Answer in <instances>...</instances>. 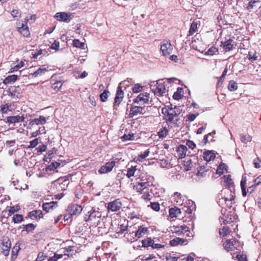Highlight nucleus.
Instances as JSON below:
<instances>
[{"mask_svg":"<svg viewBox=\"0 0 261 261\" xmlns=\"http://www.w3.org/2000/svg\"><path fill=\"white\" fill-rule=\"evenodd\" d=\"M162 113L164 114V119L166 122L171 126H178V123L180 121V114L181 113V110L179 107L175 106L172 107V105L167 106L162 109Z\"/></svg>","mask_w":261,"mask_h":261,"instance_id":"1","label":"nucleus"},{"mask_svg":"<svg viewBox=\"0 0 261 261\" xmlns=\"http://www.w3.org/2000/svg\"><path fill=\"white\" fill-rule=\"evenodd\" d=\"M234 198L235 195L232 192L222 191L221 193L217 196V201L219 205L223 208L225 206L230 207L232 201L234 200Z\"/></svg>","mask_w":261,"mask_h":261,"instance_id":"2","label":"nucleus"},{"mask_svg":"<svg viewBox=\"0 0 261 261\" xmlns=\"http://www.w3.org/2000/svg\"><path fill=\"white\" fill-rule=\"evenodd\" d=\"M137 171L136 167L132 166V185H133L134 190H136L137 192H142L147 188L148 182H143V180L140 178H137L135 176V173Z\"/></svg>","mask_w":261,"mask_h":261,"instance_id":"3","label":"nucleus"},{"mask_svg":"<svg viewBox=\"0 0 261 261\" xmlns=\"http://www.w3.org/2000/svg\"><path fill=\"white\" fill-rule=\"evenodd\" d=\"M223 246L227 252L240 250L242 247L241 242L236 238L227 239L223 244Z\"/></svg>","mask_w":261,"mask_h":261,"instance_id":"4","label":"nucleus"},{"mask_svg":"<svg viewBox=\"0 0 261 261\" xmlns=\"http://www.w3.org/2000/svg\"><path fill=\"white\" fill-rule=\"evenodd\" d=\"M171 230L173 233L178 236H182L185 238H190L193 237V233L190 231V228L185 225H174L171 227Z\"/></svg>","mask_w":261,"mask_h":261,"instance_id":"5","label":"nucleus"},{"mask_svg":"<svg viewBox=\"0 0 261 261\" xmlns=\"http://www.w3.org/2000/svg\"><path fill=\"white\" fill-rule=\"evenodd\" d=\"M101 214L98 210L92 208L88 212V217L85 218L86 221L90 222L93 225H98L101 220Z\"/></svg>","mask_w":261,"mask_h":261,"instance_id":"6","label":"nucleus"},{"mask_svg":"<svg viewBox=\"0 0 261 261\" xmlns=\"http://www.w3.org/2000/svg\"><path fill=\"white\" fill-rule=\"evenodd\" d=\"M151 87V90L154 95L158 96H163L166 93V88L165 85L162 83L156 82Z\"/></svg>","mask_w":261,"mask_h":261,"instance_id":"7","label":"nucleus"},{"mask_svg":"<svg viewBox=\"0 0 261 261\" xmlns=\"http://www.w3.org/2000/svg\"><path fill=\"white\" fill-rule=\"evenodd\" d=\"M160 50L164 56H169L173 50V47L170 40H164L161 43Z\"/></svg>","mask_w":261,"mask_h":261,"instance_id":"8","label":"nucleus"},{"mask_svg":"<svg viewBox=\"0 0 261 261\" xmlns=\"http://www.w3.org/2000/svg\"><path fill=\"white\" fill-rule=\"evenodd\" d=\"M150 94L147 92L140 93L133 99V103L141 106H145L148 103Z\"/></svg>","mask_w":261,"mask_h":261,"instance_id":"9","label":"nucleus"},{"mask_svg":"<svg viewBox=\"0 0 261 261\" xmlns=\"http://www.w3.org/2000/svg\"><path fill=\"white\" fill-rule=\"evenodd\" d=\"M2 252L5 256H8L9 254L10 249L11 246V241L7 237H4L2 239Z\"/></svg>","mask_w":261,"mask_h":261,"instance_id":"10","label":"nucleus"},{"mask_svg":"<svg viewBox=\"0 0 261 261\" xmlns=\"http://www.w3.org/2000/svg\"><path fill=\"white\" fill-rule=\"evenodd\" d=\"M224 185L228 189L226 192H231L234 195V185L230 175H224L223 176Z\"/></svg>","mask_w":261,"mask_h":261,"instance_id":"11","label":"nucleus"},{"mask_svg":"<svg viewBox=\"0 0 261 261\" xmlns=\"http://www.w3.org/2000/svg\"><path fill=\"white\" fill-rule=\"evenodd\" d=\"M145 106H141L137 104H132V117L138 114H143L145 113Z\"/></svg>","mask_w":261,"mask_h":261,"instance_id":"12","label":"nucleus"},{"mask_svg":"<svg viewBox=\"0 0 261 261\" xmlns=\"http://www.w3.org/2000/svg\"><path fill=\"white\" fill-rule=\"evenodd\" d=\"M16 27L17 31L24 37H30L31 34L27 24H24L23 23L18 22L16 23Z\"/></svg>","mask_w":261,"mask_h":261,"instance_id":"13","label":"nucleus"},{"mask_svg":"<svg viewBox=\"0 0 261 261\" xmlns=\"http://www.w3.org/2000/svg\"><path fill=\"white\" fill-rule=\"evenodd\" d=\"M83 208L81 205L79 204H71L68 207L67 213L70 216L78 215L82 211Z\"/></svg>","mask_w":261,"mask_h":261,"instance_id":"14","label":"nucleus"},{"mask_svg":"<svg viewBox=\"0 0 261 261\" xmlns=\"http://www.w3.org/2000/svg\"><path fill=\"white\" fill-rule=\"evenodd\" d=\"M176 157L180 159L184 158L186 155H189V153H187V147L185 145L180 144L178 145L176 149Z\"/></svg>","mask_w":261,"mask_h":261,"instance_id":"15","label":"nucleus"},{"mask_svg":"<svg viewBox=\"0 0 261 261\" xmlns=\"http://www.w3.org/2000/svg\"><path fill=\"white\" fill-rule=\"evenodd\" d=\"M221 43V46L226 52L233 50L236 46L235 42L230 38L224 42H222Z\"/></svg>","mask_w":261,"mask_h":261,"instance_id":"16","label":"nucleus"},{"mask_svg":"<svg viewBox=\"0 0 261 261\" xmlns=\"http://www.w3.org/2000/svg\"><path fill=\"white\" fill-rule=\"evenodd\" d=\"M122 204L119 199H116L113 201L108 203L107 208L109 212H116L120 210Z\"/></svg>","mask_w":261,"mask_h":261,"instance_id":"17","label":"nucleus"},{"mask_svg":"<svg viewBox=\"0 0 261 261\" xmlns=\"http://www.w3.org/2000/svg\"><path fill=\"white\" fill-rule=\"evenodd\" d=\"M124 84V83H120L117 88V90L114 102V105L115 106L119 105L122 100V99L124 96V93L123 91L122 90V84Z\"/></svg>","mask_w":261,"mask_h":261,"instance_id":"18","label":"nucleus"},{"mask_svg":"<svg viewBox=\"0 0 261 261\" xmlns=\"http://www.w3.org/2000/svg\"><path fill=\"white\" fill-rule=\"evenodd\" d=\"M71 13L66 12H58L55 17L60 21L69 22L70 20Z\"/></svg>","mask_w":261,"mask_h":261,"instance_id":"19","label":"nucleus"},{"mask_svg":"<svg viewBox=\"0 0 261 261\" xmlns=\"http://www.w3.org/2000/svg\"><path fill=\"white\" fill-rule=\"evenodd\" d=\"M24 120L23 115H16V116H10L6 117V122L8 123H16L20 122H23Z\"/></svg>","mask_w":261,"mask_h":261,"instance_id":"20","label":"nucleus"},{"mask_svg":"<svg viewBox=\"0 0 261 261\" xmlns=\"http://www.w3.org/2000/svg\"><path fill=\"white\" fill-rule=\"evenodd\" d=\"M69 255L68 254H58L55 253L54 255L50 257L48 261H65L68 259Z\"/></svg>","mask_w":261,"mask_h":261,"instance_id":"21","label":"nucleus"},{"mask_svg":"<svg viewBox=\"0 0 261 261\" xmlns=\"http://www.w3.org/2000/svg\"><path fill=\"white\" fill-rule=\"evenodd\" d=\"M115 165L114 161L107 163L105 165L102 166L99 170L98 172L101 173H106L112 170L113 168Z\"/></svg>","mask_w":261,"mask_h":261,"instance_id":"22","label":"nucleus"},{"mask_svg":"<svg viewBox=\"0 0 261 261\" xmlns=\"http://www.w3.org/2000/svg\"><path fill=\"white\" fill-rule=\"evenodd\" d=\"M50 83L51 88L56 91H58L60 90L64 82L61 80H56L54 79V76H53L51 78Z\"/></svg>","mask_w":261,"mask_h":261,"instance_id":"23","label":"nucleus"},{"mask_svg":"<svg viewBox=\"0 0 261 261\" xmlns=\"http://www.w3.org/2000/svg\"><path fill=\"white\" fill-rule=\"evenodd\" d=\"M47 118L43 116H40L39 118H35L30 121V124L33 125H43L47 121Z\"/></svg>","mask_w":261,"mask_h":261,"instance_id":"24","label":"nucleus"},{"mask_svg":"<svg viewBox=\"0 0 261 261\" xmlns=\"http://www.w3.org/2000/svg\"><path fill=\"white\" fill-rule=\"evenodd\" d=\"M216 155L213 151L208 150L204 151L203 154V158L206 162H210L215 159Z\"/></svg>","mask_w":261,"mask_h":261,"instance_id":"25","label":"nucleus"},{"mask_svg":"<svg viewBox=\"0 0 261 261\" xmlns=\"http://www.w3.org/2000/svg\"><path fill=\"white\" fill-rule=\"evenodd\" d=\"M47 71L46 68L45 67H40L36 71L29 73V77H36L38 76L41 75L45 73V72Z\"/></svg>","mask_w":261,"mask_h":261,"instance_id":"26","label":"nucleus"},{"mask_svg":"<svg viewBox=\"0 0 261 261\" xmlns=\"http://www.w3.org/2000/svg\"><path fill=\"white\" fill-rule=\"evenodd\" d=\"M29 216L32 219H38L43 217V214L41 210H34L30 212Z\"/></svg>","mask_w":261,"mask_h":261,"instance_id":"27","label":"nucleus"},{"mask_svg":"<svg viewBox=\"0 0 261 261\" xmlns=\"http://www.w3.org/2000/svg\"><path fill=\"white\" fill-rule=\"evenodd\" d=\"M169 216L171 218H176L179 216L181 213L180 209L177 207L174 206V207L170 208L169 211Z\"/></svg>","mask_w":261,"mask_h":261,"instance_id":"28","label":"nucleus"},{"mask_svg":"<svg viewBox=\"0 0 261 261\" xmlns=\"http://www.w3.org/2000/svg\"><path fill=\"white\" fill-rule=\"evenodd\" d=\"M148 231V228L144 227L143 226H140L139 227L138 229L135 232V236L140 238L144 236Z\"/></svg>","mask_w":261,"mask_h":261,"instance_id":"29","label":"nucleus"},{"mask_svg":"<svg viewBox=\"0 0 261 261\" xmlns=\"http://www.w3.org/2000/svg\"><path fill=\"white\" fill-rule=\"evenodd\" d=\"M198 24H199V21L194 20L191 23L189 31V36L193 35L198 30Z\"/></svg>","mask_w":261,"mask_h":261,"instance_id":"30","label":"nucleus"},{"mask_svg":"<svg viewBox=\"0 0 261 261\" xmlns=\"http://www.w3.org/2000/svg\"><path fill=\"white\" fill-rule=\"evenodd\" d=\"M231 232V230L228 226H223L222 228H220L219 230L220 236L222 237H226Z\"/></svg>","mask_w":261,"mask_h":261,"instance_id":"31","label":"nucleus"},{"mask_svg":"<svg viewBox=\"0 0 261 261\" xmlns=\"http://www.w3.org/2000/svg\"><path fill=\"white\" fill-rule=\"evenodd\" d=\"M227 170V166L223 163H221L217 169L216 172L219 175L223 174Z\"/></svg>","mask_w":261,"mask_h":261,"instance_id":"32","label":"nucleus"},{"mask_svg":"<svg viewBox=\"0 0 261 261\" xmlns=\"http://www.w3.org/2000/svg\"><path fill=\"white\" fill-rule=\"evenodd\" d=\"M57 202L52 201L48 203H44L42 205L43 210L46 212H48L50 209H52L55 204H57Z\"/></svg>","mask_w":261,"mask_h":261,"instance_id":"33","label":"nucleus"},{"mask_svg":"<svg viewBox=\"0 0 261 261\" xmlns=\"http://www.w3.org/2000/svg\"><path fill=\"white\" fill-rule=\"evenodd\" d=\"M208 171V169L205 166H201L198 170L197 175L198 176L203 177L206 175V172Z\"/></svg>","mask_w":261,"mask_h":261,"instance_id":"34","label":"nucleus"},{"mask_svg":"<svg viewBox=\"0 0 261 261\" xmlns=\"http://www.w3.org/2000/svg\"><path fill=\"white\" fill-rule=\"evenodd\" d=\"M153 241L151 238L144 239L142 241V246L143 247H152Z\"/></svg>","mask_w":261,"mask_h":261,"instance_id":"35","label":"nucleus"},{"mask_svg":"<svg viewBox=\"0 0 261 261\" xmlns=\"http://www.w3.org/2000/svg\"><path fill=\"white\" fill-rule=\"evenodd\" d=\"M17 80V75L13 74L8 75L7 76L5 79L4 80L3 83L5 84H8L12 82H14Z\"/></svg>","mask_w":261,"mask_h":261,"instance_id":"36","label":"nucleus"},{"mask_svg":"<svg viewBox=\"0 0 261 261\" xmlns=\"http://www.w3.org/2000/svg\"><path fill=\"white\" fill-rule=\"evenodd\" d=\"M182 88H178L177 91L174 93L173 98L175 100H179L181 99L183 97V94H182Z\"/></svg>","mask_w":261,"mask_h":261,"instance_id":"37","label":"nucleus"},{"mask_svg":"<svg viewBox=\"0 0 261 261\" xmlns=\"http://www.w3.org/2000/svg\"><path fill=\"white\" fill-rule=\"evenodd\" d=\"M184 242V239L179 238H176L170 241V244L171 246H175L178 244H182Z\"/></svg>","mask_w":261,"mask_h":261,"instance_id":"38","label":"nucleus"},{"mask_svg":"<svg viewBox=\"0 0 261 261\" xmlns=\"http://www.w3.org/2000/svg\"><path fill=\"white\" fill-rule=\"evenodd\" d=\"M143 86L140 84H135L132 88V90L134 93H137L142 91Z\"/></svg>","mask_w":261,"mask_h":261,"instance_id":"39","label":"nucleus"},{"mask_svg":"<svg viewBox=\"0 0 261 261\" xmlns=\"http://www.w3.org/2000/svg\"><path fill=\"white\" fill-rule=\"evenodd\" d=\"M247 58L251 62L256 61L258 58V56L256 55V52H253L251 51H249L247 55Z\"/></svg>","mask_w":261,"mask_h":261,"instance_id":"40","label":"nucleus"},{"mask_svg":"<svg viewBox=\"0 0 261 261\" xmlns=\"http://www.w3.org/2000/svg\"><path fill=\"white\" fill-rule=\"evenodd\" d=\"M237 89L238 86L236 82L233 80L230 81L228 85V89L230 91H233L236 90Z\"/></svg>","mask_w":261,"mask_h":261,"instance_id":"41","label":"nucleus"},{"mask_svg":"<svg viewBox=\"0 0 261 261\" xmlns=\"http://www.w3.org/2000/svg\"><path fill=\"white\" fill-rule=\"evenodd\" d=\"M142 197L145 200H150L152 197L151 195L150 194L149 189L146 188L144 191H143V195Z\"/></svg>","mask_w":261,"mask_h":261,"instance_id":"42","label":"nucleus"},{"mask_svg":"<svg viewBox=\"0 0 261 261\" xmlns=\"http://www.w3.org/2000/svg\"><path fill=\"white\" fill-rule=\"evenodd\" d=\"M246 179H242L241 181V187L242 191V195L245 197L247 195V191L246 190Z\"/></svg>","mask_w":261,"mask_h":261,"instance_id":"43","label":"nucleus"},{"mask_svg":"<svg viewBox=\"0 0 261 261\" xmlns=\"http://www.w3.org/2000/svg\"><path fill=\"white\" fill-rule=\"evenodd\" d=\"M73 46L77 47V48L84 49L85 43L84 42H81L78 39H74L73 41Z\"/></svg>","mask_w":261,"mask_h":261,"instance_id":"44","label":"nucleus"},{"mask_svg":"<svg viewBox=\"0 0 261 261\" xmlns=\"http://www.w3.org/2000/svg\"><path fill=\"white\" fill-rule=\"evenodd\" d=\"M215 131H214L212 133H208V134L205 135L204 136V138L202 140V142L204 144H206V143H209L210 142H213L214 141V140L213 139V137H212V138L210 140H208V138L210 136H212L213 134H215Z\"/></svg>","mask_w":261,"mask_h":261,"instance_id":"45","label":"nucleus"},{"mask_svg":"<svg viewBox=\"0 0 261 261\" xmlns=\"http://www.w3.org/2000/svg\"><path fill=\"white\" fill-rule=\"evenodd\" d=\"M185 146H186L187 147H188L189 149H191L192 150L196 149V144L193 141L190 140H187L186 141Z\"/></svg>","mask_w":261,"mask_h":261,"instance_id":"46","label":"nucleus"},{"mask_svg":"<svg viewBox=\"0 0 261 261\" xmlns=\"http://www.w3.org/2000/svg\"><path fill=\"white\" fill-rule=\"evenodd\" d=\"M23 220V217L21 215L16 214L13 217V222L15 223H19Z\"/></svg>","mask_w":261,"mask_h":261,"instance_id":"47","label":"nucleus"},{"mask_svg":"<svg viewBox=\"0 0 261 261\" xmlns=\"http://www.w3.org/2000/svg\"><path fill=\"white\" fill-rule=\"evenodd\" d=\"M35 226L32 223H30L27 225H24L23 227V230H25L28 232H31L34 230Z\"/></svg>","mask_w":261,"mask_h":261,"instance_id":"48","label":"nucleus"},{"mask_svg":"<svg viewBox=\"0 0 261 261\" xmlns=\"http://www.w3.org/2000/svg\"><path fill=\"white\" fill-rule=\"evenodd\" d=\"M24 66V63L22 61L20 62L17 65L14 66H11V72L16 71L18 70L20 68Z\"/></svg>","mask_w":261,"mask_h":261,"instance_id":"49","label":"nucleus"},{"mask_svg":"<svg viewBox=\"0 0 261 261\" xmlns=\"http://www.w3.org/2000/svg\"><path fill=\"white\" fill-rule=\"evenodd\" d=\"M168 133V129L166 127H163L158 132V136L160 138H164L167 135Z\"/></svg>","mask_w":261,"mask_h":261,"instance_id":"50","label":"nucleus"},{"mask_svg":"<svg viewBox=\"0 0 261 261\" xmlns=\"http://www.w3.org/2000/svg\"><path fill=\"white\" fill-rule=\"evenodd\" d=\"M150 151L149 149L146 150L143 153H141L140 154L138 155V160L140 162L142 161L144 159H145L149 154Z\"/></svg>","mask_w":261,"mask_h":261,"instance_id":"51","label":"nucleus"},{"mask_svg":"<svg viewBox=\"0 0 261 261\" xmlns=\"http://www.w3.org/2000/svg\"><path fill=\"white\" fill-rule=\"evenodd\" d=\"M149 206L153 211L156 212H159L160 210V205L158 202H150V204L148 206Z\"/></svg>","mask_w":261,"mask_h":261,"instance_id":"52","label":"nucleus"},{"mask_svg":"<svg viewBox=\"0 0 261 261\" xmlns=\"http://www.w3.org/2000/svg\"><path fill=\"white\" fill-rule=\"evenodd\" d=\"M218 51L217 48L215 46H212L206 52L205 54L207 55L213 56L216 54Z\"/></svg>","mask_w":261,"mask_h":261,"instance_id":"53","label":"nucleus"},{"mask_svg":"<svg viewBox=\"0 0 261 261\" xmlns=\"http://www.w3.org/2000/svg\"><path fill=\"white\" fill-rule=\"evenodd\" d=\"M109 93V91L107 90H105L102 93L100 94V98L102 102H105L107 100Z\"/></svg>","mask_w":261,"mask_h":261,"instance_id":"54","label":"nucleus"},{"mask_svg":"<svg viewBox=\"0 0 261 261\" xmlns=\"http://www.w3.org/2000/svg\"><path fill=\"white\" fill-rule=\"evenodd\" d=\"M19 210V206L18 205H16L15 206H13L10 207V208L8 211V215L9 216H11L12 214H13L14 213L17 212Z\"/></svg>","mask_w":261,"mask_h":261,"instance_id":"55","label":"nucleus"},{"mask_svg":"<svg viewBox=\"0 0 261 261\" xmlns=\"http://www.w3.org/2000/svg\"><path fill=\"white\" fill-rule=\"evenodd\" d=\"M60 166V163L58 162H53L47 168V170H53Z\"/></svg>","mask_w":261,"mask_h":261,"instance_id":"56","label":"nucleus"},{"mask_svg":"<svg viewBox=\"0 0 261 261\" xmlns=\"http://www.w3.org/2000/svg\"><path fill=\"white\" fill-rule=\"evenodd\" d=\"M259 0H251L250 1L248 4V6H247L246 8L248 10L250 11L252 10L254 7V4L257 2H258Z\"/></svg>","mask_w":261,"mask_h":261,"instance_id":"57","label":"nucleus"},{"mask_svg":"<svg viewBox=\"0 0 261 261\" xmlns=\"http://www.w3.org/2000/svg\"><path fill=\"white\" fill-rule=\"evenodd\" d=\"M184 166L186 167V170L187 171L191 170L193 165L191 162V160H189L188 161L184 162Z\"/></svg>","mask_w":261,"mask_h":261,"instance_id":"58","label":"nucleus"},{"mask_svg":"<svg viewBox=\"0 0 261 261\" xmlns=\"http://www.w3.org/2000/svg\"><path fill=\"white\" fill-rule=\"evenodd\" d=\"M38 139L36 138L30 142V145L29 148H33L35 147L38 144Z\"/></svg>","mask_w":261,"mask_h":261,"instance_id":"59","label":"nucleus"},{"mask_svg":"<svg viewBox=\"0 0 261 261\" xmlns=\"http://www.w3.org/2000/svg\"><path fill=\"white\" fill-rule=\"evenodd\" d=\"M46 149H47V147L45 145H39L37 148V152L39 153H41L45 151Z\"/></svg>","mask_w":261,"mask_h":261,"instance_id":"60","label":"nucleus"},{"mask_svg":"<svg viewBox=\"0 0 261 261\" xmlns=\"http://www.w3.org/2000/svg\"><path fill=\"white\" fill-rule=\"evenodd\" d=\"M198 115V113L197 114H190L187 116V120L189 121H194L197 116Z\"/></svg>","mask_w":261,"mask_h":261,"instance_id":"61","label":"nucleus"},{"mask_svg":"<svg viewBox=\"0 0 261 261\" xmlns=\"http://www.w3.org/2000/svg\"><path fill=\"white\" fill-rule=\"evenodd\" d=\"M46 256L44 255V253L40 252L38 253V256L36 258V261H43L45 259Z\"/></svg>","mask_w":261,"mask_h":261,"instance_id":"62","label":"nucleus"},{"mask_svg":"<svg viewBox=\"0 0 261 261\" xmlns=\"http://www.w3.org/2000/svg\"><path fill=\"white\" fill-rule=\"evenodd\" d=\"M253 163L256 168H259L261 167V161L258 158L254 160Z\"/></svg>","mask_w":261,"mask_h":261,"instance_id":"63","label":"nucleus"},{"mask_svg":"<svg viewBox=\"0 0 261 261\" xmlns=\"http://www.w3.org/2000/svg\"><path fill=\"white\" fill-rule=\"evenodd\" d=\"M11 15L13 16V18L20 17V13L19 10H13L11 12Z\"/></svg>","mask_w":261,"mask_h":261,"instance_id":"64","label":"nucleus"}]
</instances>
